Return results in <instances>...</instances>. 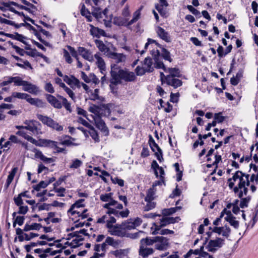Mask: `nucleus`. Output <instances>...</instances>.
Segmentation results:
<instances>
[{
    "mask_svg": "<svg viewBox=\"0 0 258 258\" xmlns=\"http://www.w3.org/2000/svg\"><path fill=\"white\" fill-rule=\"evenodd\" d=\"M110 75V83L115 85L121 84L123 82H134L137 79L134 72L126 69H121L115 63L111 65Z\"/></svg>",
    "mask_w": 258,
    "mask_h": 258,
    "instance_id": "1",
    "label": "nucleus"
},
{
    "mask_svg": "<svg viewBox=\"0 0 258 258\" xmlns=\"http://www.w3.org/2000/svg\"><path fill=\"white\" fill-rule=\"evenodd\" d=\"M151 54L152 55L155 61V68L157 69H162L166 71V68L164 64L162 57L164 59L170 62L172 61V59L170 57V52L164 48H162V54L158 49H153L151 51Z\"/></svg>",
    "mask_w": 258,
    "mask_h": 258,
    "instance_id": "2",
    "label": "nucleus"
},
{
    "mask_svg": "<svg viewBox=\"0 0 258 258\" xmlns=\"http://www.w3.org/2000/svg\"><path fill=\"white\" fill-rule=\"evenodd\" d=\"M46 97L47 101L54 108L61 109L62 106H63L67 111L70 112L72 111L71 103H69L68 100L63 96L59 95H57V97L62 101V103H61L60 100L52 95L47 94Z\"/></svg>",
    "mask_w": 258,
    "mask_h": 258,
    "instance_id": "3",
    "label": "nucleus"
},
{
    "mask_svg": "<svg viewBox=\"0 0 258 258\" xmlns=\"http://www.w3.org/2000/svg\"><path fill=\"white\" fill-rule=\"evenodd\" d=\"M37 117L43 124L53 130L57 132H61L63 130V126L60 125L57 121L49 116L37 114Z\"/></svg>",
    "mask_w": 258,
    "mask_h": 258,
    "instance_id": "4",
    "label": "nucleus"
},
{
    "mask_svg": "<svg viewBox=\"0 0 258 258\" xmlns=\"http://www.w3.org/2000/svg\"><path fill=\"white\" fill-rule=\"evenodd\" d=\"M249 174L238 170L234 173L232 178H230L228 179V181L233 180L234 182H235L237 180H238L237 185H239L240 187L243 186L244 183L250 184V179H249Z\"/></svg>",
    "mask_w": 258,
    "mask_h": 258,
    "instance_id": "5",
    "label": "nucleus"
},
{
    "mask_svg": "<svg viewBox=\"0 0 258 258\" xmlns=\"http://www.w3.org/2000/svg\"><path fill=\"white\" fill-rule=\"evenodd\" d=\"M25 129L30 131L35 136L42 134L41 123L35 120H26L24 122Z\"/></svg>",
    "mask_w": 258,
    "mask_h": 258,
    "instance_id": "6",
    "label": "nucleus"
},
{
    "mask_svg": "<svg viewBox=\"0 0 258 258\" xmlns=\"http://www.w3.org/2000/svg\"><path fill=\"white\" fill-rule=\"evenodd\" d=\"M116 222V219L114 217L109 216L106 226L109 229L108 231L112 235L120 236V231L118 229L119 225L113 226V224Z\"/></svg>",
    "mask_w": 258,
    "mask_h": 258,
    "instance_id": "7",
    "label": "nucleus"
},
{
    "mask_svg": "<svg viewBox=\"0 0 258 258\" xmlns=\"http://www.w3.org/2000/svg\"><path fill=\"white\" fill-rule=\"evenodd\" d=\"M250 168L254 171V173L251 174L249 179L250 183H252L249 185L250 189L252 192H254L256 190L255 185L258 184V167L255 165L251 163L250 164Z\"/></svg>",
    "mask_w": 258,
    "mask_h": 258,
    "instance_id": "8",
    "label": "nucleus"
},
{
    "mask_svg": "<svg viewBox=\"0 0 258 258\" xmlns=\"http://www.w3.org/2000/svg\"><path fill=\"white\" fill-rule=\"evenodd\" d=\"M224 239L218 237L215 240H210L208 243L206 248L210 252H214L216 251V248L222 247L224 244Z\"/></svg>",
    "mask_w": 258,
    "mask_h": 258,
    "instance_id": "9",
    "label": "nucleus"
},
{
    "mask_svg": "<svg viewBox=\"0 0 258 258\" xmlns=\"http://www.w3.org/2000/svg\"><path fill=\"white\" fill-rule=\"evenodd\" d=\"M155 246L156 249L159 250L167 249L169 246L168 239L163 236H156Z\"/></svg>",
    "mask_w": 258,
    "mask_h": 258,
    "instance_id": "10",
    "label": "nucleus"
},
{
    "mask_svg": "<svg viewBox=\"0 0 258 258\" xmlns=\"http://www.w3.org/2000/svg\"><path fill=\"white\" fill-rule=\"evenodd\" d=\"M210 230H212V232L216 233L219 235H221L222 236L228 238L231 233V229L227 225L222 227H214L213 228L211 227H209Z\"/></svg>",
    "mask_w": 258,
    "mask_h": 258,
    "instance_id": "11",
    "label": "nucleus"
},
{
    "mask_svg": "<svg viewBox=\"0 0 258 258\" xmlns=\"http://www.w3.org/2000/svg\"><path fill=\"white\" fill-rule=\"evenodd\" d=\"M90 111L95 113V115L93 116V119L94 120L96 126L100 130L103 132H105L107 131V127L104 121L102 119L101 116L95 113L92 109Z\"/></svg>",
    "mask_w": 258,
    "mask_h": 258,
    "instance_id": "12",
    "label": "nucleus"
},
{
    "mask_svg": "<svg viewBox=\"0 0 258 258\" xmlns=\"http://www.w3.org/2000/svg\"><path fill=\"white\" fill-rule=\"evenodd\" d=\"M165 83L167 85L171 86L175 89L181 86L182 85L181 80L171 76L165 77Z\"/></svg>",
    "mask_w": 258,
    "mask_h": 258,
    "instance_id": "13",
    "label": "nucleus"
},
{
    "mask_svg": "<svg viewBox=\"0 0 258 258\" xmlns=\"http://www.w3.org/2000/svg\"><path fill=\"white\" fill-rule=\"evenodd\" d=\"M250 184L247 183H244L243 186L239 187V185H237L234 187L233 191L235 194H237V196L239 198H241L243 196H246L248 192L247 186H249Z\"/></svg>",
    "mask_w": 258,
    "mask_h": 258,
    "instance_id": "14",
    "label": "nucleus"
},
{
    "mask_svg": "<svg viewBox=\"0 0 258 258\" xmlns=\"http://www.w3.org/2000/svg\"><path fill=\"white\" fill-rule=\"evenodd\" d=\"M63 81L72 88L76 87L80 88L81 87L79 80L74 76H71V77H69L67 75H64L63 77Z\"/></svg>",
    "mask_w": 258,
    "mask_h": 258,
    "instance_id": "15",
    "label": "nucleus"
},
{
    "mask_svg": "<svg viewBox=\"0 0 258 258\" xmlns=\"http://www.w3.org/2000/svg\"><path fill=\"white\" fill-rule=\"evenodd\" d=\"M78 51L79 54L81 55L85 59L89 61L93 60V56L90 51L85 47H79L78 48Z\"/></svg>",
    "mask_w": 258,
    "mask_h": 258,
    "instance_id": "16",
    "label": "nucleus"
},
{
    "mask_svg": "<svg viewBox=\"0 0 258 258\" xmlns=\"http://www.w3.org/2000/svg\"><path fill=\"white\" fill-rule=\"evenodd\" d=\"M108 57L113 59L114 60V62L116 63L123 62L126 59V56L123 54L113 52L108 53Z\"/></svg>",
    "mask_w": 258,
    "mask_h": 258,
    "instance_id": "17",
    "label": "nucleus"
},
{
    "mask_svg": "<svg viewBox=\"0 0 258 258\" xmlns=\"http://www.w3.org/2000/svg\"><path fill=\"white\" fill-rule=\"evenodd\" d=\"M154 252L152 248L147 247L143 244H140L139 253L143 258H147V257L152 254Z\"/></svg>",
    "mask_w": 258,
    "mask_h": 258,
    "instance_id": "18",
    "label": "nucleus"
},
{
    "mask_svg": "<svg viewBox=\"0 0 258 258\" xmlns=\"http://www.w3.org/2000/svg\"><path fill=\"white\" fill-rule=\"evenodd\" d=\"M89 26L91 28L90 33L93 37L99 38L101 36H105V32L103 30L100 29L98 27H96L92 24H89Z\"/></svg>",
    "mask_w": 258,
    "mask_h": 258,
    "instance_id": "19",
    "label": "nucleus"
},
{
    "mask_svg": "<svg viewBox=\"0 0 258 258\" xmlns=\"http://www.w3.org/2000/svg\"><path fill=\"white\" fill-rule=\"evenodd\" d=\"M224 219L234 228L237 229L239 227V222L235 220V217L232 215L230 211L226 212V216Z\"/></svg>",
    "mask_w": 258,
    "mask_h": 258,
    "instance_id": "20",
    "label": "nucleus"
},
{
    "mask_svg": "<svg viewBox=\"0 0 258 258\" xmlns=\"http://www.w3.org/2000/svg\"><path fill=\"white\" fill-rule=\"evenodd\" d=\"M95 43L99 50L102 52H103L107 56H108V53L111 52L109 48L105 45L102 41L99 39H96L95 40Z\"/></svg>",
    "mask_w": 258,
    "mask_h": 258,
    "instance_id": "21",
    "label": "nucleus"
},
{
    "mask_svg": "<svg viewBox=\"0 0 258 258\" xmlns=\"http://www.w3.org/2000/svg\"><path fill=\"white\" fill-rule=\"evenodd\" d=\"M156 33L158 36L162 40L167 42L170 41V37L167 32L163 28L158 26L156 29Z\"/></svg>",
    "mask_w": 258,
    "mask_h": 258,
    "instance_id": "22",
    "label": "nucleus"
},
{
    "mask_svg": "<svg viewBox=\"0 0 258 258\" xmlns=\"http://www.w3.org/2000/svg\"><path fill=\"white\" fill-rule=\"evenodd\" d=\"M150 146L152 151L155 152V155L157 159L160 162H161L162 160H163L162 150L156 142H154L153 144L151 145Z\"/></svg>",
    "mask_w": 258,
    "mask_h": 258,
    "instance_id": "23",
    "label": "nucleus"
},
{
    "mask_svg": "<svg viewBox=\"0 0 258 258\" xmlns=\"http://www.w3.org/2000/svg\"><path fill=\"white\" fill-rule=\"evenodd\" d=\"M23 90L31 94H36L39 91V88L36 85L27 81V83L23 85Z\"/></svg>",
    "mask_w": 258,
    "mask_h": 258,
    "instance_id": "24",
    "label": "nucleus"
},
{
    "mask_svg": "<svg viewBox=\"0 0 258 258\" xmlns=\"http://www.w3.org/2000/svg\"><path fill=\"white\" fill-rule=\"evenodd\" d=\"M143 66L146 71H147V73L153 72L155 67V66H153L152 59L150 57H147L145 58L143 63Z\"/></svg>",
    "mask_w": 258,
    "mask_h": 258,
    "instance_id": "25",
    "label": "nucleus"
},
{
    "mask_svg": "<svg viewBox=\"0 0 258 258\" xmlns=\"http://www.w3.org/2000/svg\"><path fill=\"white\" fill-rule=\"evenodd\" d=\"M135 229L134 227V225L132 222V219H128L123 222H122L120 225H119L118 229L123 230L125 231L131 230L132 229Z\"/></svg>",
    "mask_w": 258,
    "mask_h": 258,
    "instance_id": "26",
    "label": "nucleus"
},
{
    "mask_svg": "<svg viewBox=\"0 0 258 258\" xmlns=\"http://www.w3.org/2000/svg\"><path fill=\"white\" fill-rule=\"evenodd\" d=\"M94 57L96 59V64L98 68L100 70L101 73H103V71L105 70V63L103 59L100 56L99 53H96Z\"/></svg>",
    "mask_w": 258,
    "mask_h": 258,
    "instance_id": "27",
    "label": "nucleus"
},
{
    "mask_svg": "<svg viewBox=\"0 0 258 258\" xmlns=\"http://www.w3.org/2000/svg\"><path fill=\"white\" fill-rule=\"evenodd\" d=\"M26 100L28 102L33 105H35L38 107H44V102L38 98H32L29 94Z\"/></svg>",
    "mask_w": 258,
    "mask_h": 258,
    "instance_id": "28",
    "label": "nucleus"
},
{
    "mask_svg": "<svg viewBox=\"0 0 258 258\" xmlns=\"http://www.w3.org/2000/svg\"><path fill=\"white\" fill-rule=\"evenodd\" d=\"M103 208L108 209L112 208H115L119 210L122 209L123 208L122 205L118 203L117 201L112 199L110 200V202L108 203L105 204L103 206Z\"/></svg>",
    "mask_w": 258,
    "mask_h": 258,
    "instance_id": "29",
    "label": "nucleus"
},
{
    "mask_svg": "<svg viewBox=\"0 0 258 258\" xmlns=\"http://www.w3.org/2000/svg\"><path fill=\"white\" fill-rule=\"evenodd\" d=\"M5 36L13 39L22 42L23 44H26V41L25 40V39H26L27 38L22 34H20L17 32L14 33V34H5Z\"/></svg>",
    "mask_w": 258,
    "mask_h": 258,
    "instance_id": "30",
    "label": "nucleus"
},
{
    "mask_svg": "<svg viewBox=\"0 0 258 258\" xmlns=\"http://www.w3.org/2000/svg\"><path fill=\"white\" fill-rule=\"evenodd\" d=\"M160 220L162 222V225L165 226L170 224H173L178 222L180 219L179 217H165L162 218Z\"/></svg>",
    "mask_w": 258,
    "mask_h": 258,
    "instance_id": "31",
    "label": "nucleus"
},
{
    "mask_svg": "<svg viewBox=\"0 0 258 258\" xmlns=\"http://www.w3.org/2000/svg\"><path fill=\"white\" fill-rule=\"evenodd\" d=\"M160 4H157L155 5V8L160 14L162 15L165 14L163 8H166L168 6V4L166 0H159Z\"/></svg>",
    "mask_w": 258,
    "mask_h": 258,
    "instance_id": "32",
    "label": "nucleus"
},
{
    "mask_svg": "<svg viewBox=\"0 0 258 258\" xmlns=\"http://www.w3.org/2000/svg\"><path fill=\"white\" fill-rule=\"evenodd\" d=\"M144 8L143 6H141L133 14V19L128 22V25H132L136 22L140 18L141 12Z\"/></svg>",
    "mask_w": 258,
    "mask_h": 258,
    "instance_id": "33",
    "label": "nucleus"
},
{
    "mask_svg": "<svg viewBox=\"0 0 258 258\" xmlns=\"http://www.w3.org/2000/svg\"><path fill=\"white\" fill-rule=\"evenodd\" d=\"M42 227V225L39 223H33L31 225L26 224L25 225L23 230L24 231H28L33 230H39Z\"/></svg>",
    "mask_w": 258,
    "mask_h": 258,
    "instance_id": "34",
    "label": "nucleus"
},
{
    "mask_svg": "<svg viewBox=\"0 0 258 258\" xmlns=\"http://www.w3.org/2000/svg\"><path fill=\"white\" fill-rule=\"evenodd\" d=\"M168 72L169 73V75H167L166 76H171L172 77L175 78H179L181 76V74H180V70L176 68H168Z\"/></svg>",
    "mask_w": 258,
    "mask_h": 258,
    "instance_id": "35",
    "label": "nucleus"
},
{
    "mask_svg": "<svg viewBox=\"0 0 258 258\" xmlns=\"http://www.w3.org/2000/svg\"><path fill=\"white\" fill-rule=\"evenodd\" d=\"M156 241V237L153 238L146 237V238H142L140 240V244H143L145 246H150L153 245Z\"/></svg>",
    "mask_w": 258,
    "mask_h": 258,
    "instance_id": "36",
    "label": "nucleus"
},
{
    "mask_svg": "<svg viewBox=\"0 0 258 258\" xmlns=\"http://www.w3.org/2000/svg\"><path fill=\"white\" fill-rule=\"evenodd\" d=\"M75 139L72 138L71 137L69 136H66L65 139L64 140H61L60 142V144L61 145H65L67 146H77V144L73 143L72 141H75Z\"/></svg>",
    "mask_w": 258,
    "mask_h": 258,
    "instance_id": "37",
    "label": "nucleus"
},
{
    "mask_svg": "<svg viewBox=\"0 0 258 258\" xmlns=\"http://www.w3.org/2000/svg\"><path fill=\"white\" fill-rule=\"evenodd\" d=\"M10 79H11L12 83L14 82V85L16 86H23L27 83L26 81L23 80L20 77H10Z\"/></svg>",
    "mask_w": 258,
    "mask_h": 258,
    "instance_id": "38",
    "label": "nucleus"
},
{
    "mask_svg": "<svg viewBox=\"0 0 258 258\" xmlns=\"http://www.w3.org/2000/svg\"><path fill=\"white\" fill-rule=\"evenodd\" d=\"M36 156L39 158L42 161L46 163H50L54 162V160L52 158H47L45 156L41 151H37L36 152Z\"/></svg>",
    "mask_w": 258,
    "mask_h": 258,
    "instance_id": "39",
    "label": "nucleus"
},
{
    "mask_svg": "<svg viewBox=\"0 0 258 258\" xmlns=\"http://www.w3.org/2000/svg\"><path fill=\"white\" fill-rule=\"evenodd\" d=\"M127 20L123 18H116L114 20V24L116 25L121 26L128 27L131 25H128Z\"/></svg>",
    "mask_w": 258,
    "mask_h": 258,
    "instance_id": "40",
    "label": "nucleus"
},
{
    "mask_svg": "<svg viewBox=\"0 0 258 258\" xmlns=\"http://www.w3.org/2000/svg\"><path fill=\"white\" fill-rule=\"evenodd\" d=\"M89 131L88 132V135H90L95 142H99L100 139L97 131L92 126H91V127H89Z\"/></svg>",
    "mask_w": 258,
    "mask_h": 258,
    "instance_id": "41",
    "label": "nucleus"
},
{
    "mask_svg": "<svg viewBox=\"0 0 258 258\" xmlns=\"http://www.w3.org/2000/svg\"><path fill=\"white\" fill-rule=\"evenodd\" d=\"M181 209V206H176L169 209H164L162 210V214L165 216L170 215L176 212L177 210Z\"/></svg>",
    "mask_w": 258,
    "mask_h": 258,
    "instance_id": "42",
    "label": "nucleus"
},
{
    "mask_svg": "<svg viewBox=\"0 0 258 258\" xmlns=\"http://www.w3.org/2000/svg\"><path fill=\"white\" fill-rule=\"evenodd\" d=\"M92 15L95 17L98 20H100L102 19H104V17L101 9L99 8H96L92 12Z\"/></svg>",
    "mask_w": 258,
    "mask_h": 258,
    "instance_id": "43",
    "label": "nucleus"
},
{
    "mask_svg": "<svg viewBox=\"0 0 258 258\" xmlns=\"http://www.w3.org/2000/svg\"><path fill=\"white\" fill-rule=\"evenodd\" d=\"M240 199H241V201L239 204V207L242 209H243L248 207V203L251 200V196H248L246 198H243L242 197Z\"/></svg>",
    "mask_w": 258,
    "mask_h": 258,
    "instance_id": "44",
    "label": "nucleus"
},
{
    "mask_svg": "<svg viewBox=\"0 0 258 258\" xmlns=\"http://www.w3.org/2000/svg\"><path fill=\"white\" fill-rule=\"evenodd\" d=\"M48 186V183L46 181H41L38 184L33 186V190L32 192L33 193L34 190L39 191L41 188H44Z\"/></svg>",
    "mask_w": 258,
    "mask_h": 258,
    "instance_id": "45",
    "label": "nucleus"
},
{
    "mask_svg": "<svg viewBox=\"0 0 258 258\" xmlns=\"http://www.w3.org/2000/svg\"><path fill=\"white\" fill-rule=\"evenodd\" d=\"M4 5L6 7H9L10 6V5H13V6H16V7L19 8L20 9L25 10L29 12H30V8H27L26 6H24L23 5H20L18 4L17 3L14 2H9V3H4Z\"/></svg>",
    "mask_w": 258,
    "mask_h": 258,
    "instance_id": "46",
    "label": "nucleus"
},
{
    "mask_svg": "<svg viewBox=\"0 0 258 258\" xmlns=\"http://www.w3.org/2000/svg\"><path fill=\"white\" fill-rule=\"evenodd\" d=\"M42 142L43 144H44L46 146L50 147L52 148H54V149H55L57 146V142L54 141L43 139L42 141Z\"/></svg>",
    "mask_w": 258,
    "mask_h": 258,
    "instance_id": "47",
    "label": "nucleus"
},
{
    "mask_svg": "<svg viewBox=\"0 0 258 258\" xmlns=\"http://www.w3.org/2000/svg\"><path fill=\"white\" fill-rule=\"evenodd\" d=\"M154 195L155 192L154 189L152 188H149L147 192V195L145 198V201L146 202L153 201L154 199Z\"/></svg>",
    "mask_w": 258,
    "mask_h": 258,
    "instance_id": "48",
    "label": "nucleus"
},
{
    "mask_svg": "<svg viewBox=\"0 0 258 258\" xmlns=\"http://www.w3.org/2000/svg\"><path fill=\"white\" fill-rule=\"evenodd\" d=\"M162 227H164L163 225H162V223L161 221L160 220V224H157L155 223H154L153 224V226L152 227V229H154V230L152 232V234L154 235H156L157 234H159V232H160V230H161V228Z\"/></svg>",
    "mask_w": 258,
    "mask_h": 258,
    "instance_id": "49",
    "label": "nucleus"
},
{
    "mask_svg": "<svg viewBox=\"0 0 258 258\" xmlns=\"http://www.w3.org/2000/svg\"><path fill=\"white\" fill-rule=\"evenodd\" d=\"M17 171V168L15 167L13 168L11 172L10 173L7 179V184L8 186H9L12 182Z\"/></svg>",
    "mask_w": 258,
    "mask_h": 258,
    "instance_id": "50",
    "label": "nucleus"
},
{
    "mask_svg": "<svg viewBox=\"0 0 258 258\" xmlns=\"http://www.w3.org/2000/svg\"><path fill=\"white\" fill-rule=\"evenodd\" d=\"M9 43L16 50V52L19 55L23 56L26 53V51H25L23 49L21 48L19 46L14 45L12 42L9 41Z\"/></svg>",
    "mask_w": 258,
    "mask_h": 258,
    "instance_id": "51",
    "label": "nucleus"
},
{
    "mask_svg": "<svg viewBox=\"0 0 258 258\" xmlns=\"http://www.w3.org/2000/svg\"><path fill=\"white\" fill-rule=\"evenodd\" d=\"M84 201V199H80L76 201L74 204H73L71 208L70 211H72L75 209H79L81 207H83L84 205L82 204V203Z\"/></svg>",
    "mask_w": 258,
    "mask_h": 258,
    "instance_id": "52",
    "label": "nucleus"
},
{
    "mask_svg": "<svg viewBox=\"0 0 258 258\" xmlns=\"http://www.w3.org/2000/svg\"><path fill=\"white\" fill-rule=\"evenodd\" d=\"M12 96L14 98L26 100L27 98L28 97V94L20 92H13L12 93Z\"/></svg>",
    "mask_w": 258,
    "mask_h": 258,
    "instance_id": "53",
    "label": "nucleus"
},
{
    "mask_svg": "<svg viewBox=\"0 0 258 258\" xmlns=\"http://www.w3.org/2000/svg\"><path fill=\"white\" fill-rule=\"evenodd\" d=\"M82 165V162L78 159H76L72 161V164L70 165V168L73 169H77Z\"/></svg>",
    "mask_w": 258,
    "mask_h": 258,
    "instance_id": "54",
    "label": "nucleus"
},
{
    "mask_svg": "<svg viewBox=\"0 0 258 258\" xmlns=\"http://www.w3.org/2000/svg\"><path fill=\"white\" fill-rule=\"evenodd\" d=\"M187 9L198 18L201 17V13L191 5H187Z\"/></svg>",
    "mask_w": 258,
    "mask_h": 258,
    "instance_id": "55",
    "label": "nucleus"
},
{
    "mask_svg": "<svg viewBox=\"0 0 258 258\" xmlns=\"http://www.w3.org/2000/svg\"><path fill=\"white\" fill-rule=\"evenodd\" d=\"M156 206V203L153 201L147 202L146 205L144 207V210L145 211H149L154 209Z\"/></svg>",
    "mask_w": 258,
    "mask_h": 258,
    "instance_id": "56",
    "label": "nucleus"
},
{
    "mask_svg": "<svg viewBox=\"0 0 258 258\" xmlns=\"http://www.w3.org/2000/svg\"><path fill=\"white\" fill-rule=\"evenodd\" d=\"M142 234H144V232L142 231H139L138 232L134 233H127L126 235L127 237H130L132 239H136L141 236Z\"/></svg>",
    "mask_w": 258,
    "mask_h": 258,
    "instance_id": "57",
    "label": "nucleus"
},
{
    "mask_svg": "<svg viewBox=\"0 0 258 258\" xmlns=\"http://www.w3.org/2000/svg\"><path fill=\"white\" fill-rule=\"evenodd\" d=\"M118 209L115 208H112L107 209L106 213L108 214V216H111V215H113L116 217H118L119 215V211L117 210Z\"/></svg>",
    "mask_w": 258,
    "mask_h": 258,
    "instance_id": "58",
    "label": "nucleus"
},
{
    "mask_svg": "<svg viewBox=\"0 0 258 258\" xmlns=\"http://www.w3.org/2000/svg\"><path fill=\"white\" fill-rule=\"evenodd\" d=\"M34 33L35 35L37 37L38 39L41 43H42L45 46L49 47H51V45L48 42H47V41H45L44 40H43V39H42L40 34L39 33H38L36 30V31H34Z\"/></svg>",
    "mask_w": 258,
    "mask_h": 258,
    "instance_id": "59",
    "label": "nucleus"
},
{
    "mask_svg": "<svg viewBox=\"0 0 258 258\" xmlns=\"http://www.w3.org/2000/svg\"><path fill=\"white\" fill-rule=\"evenodd\" d=\"M135 72L136 75L137 76H143L146 73H147V71H146L145 68L143 67H140L139 66H137L135 69Z\"/></svg>",
    "mask_w": 258,
    "mask_h": 258,
    "instance_id": "60",
    "label": "nucleus"
},
{
    "mask_svg": "<svg viewBox=\"0 0 258 258\" xmlns=\"http://www.w3.org/2000/svg\"><path fill=\"white\" fill-rule=\"evenodd\" d=\"M67 48L68 50L70 51V53L71 54L72 56L75 58L76 60L78 59V50H76L75 49L72 47L71 46L68 45Z\"/></svg>",
    "mask_w": 258,
    "mask_h": 258,
    "instance_id": "61",
    "label": "nucleus"
},
{
    "mask_svg": "<svg viewBox=\"0 0 258 258\" xmlns=\"http://www.w3.org/2000/svg\"><path fill=\"white\" fill-rule=\"evenodd\" d=\"M63 57L67 62L71 63L73 62V59L70 56L69 52L65 49H63Z\"/></svg>",
    "mask_w": 258,
    "mask_h": 258,
    "instance_id": "62",
    "label": "nucleus"
},
{
    "mask_svg": "<svg viewBox=\"0 0 258 258\" xmlns=\"http://www.w3.org/2000/svg\"><path fill=\"white\" fill-rule=\"evenodd\" d=\"M112 193L105 194L101 195L100 196V200L103 202H109L111 198Z\"/></svg>",
    "mask_w": 258,
    "mask_h": 258,
    "instance_id": "63",
    "label": "nucleus"
},
{
    "mask_svg": "<svg viewBox=\"0 0 258 258\" xmlns=\"http://www.w3.org/2000/svg\"><path fill=\"white\" fill-rule=\"evenodd\" d=\"M221 114V113H220V112L218 113H215L214 114V118L215 120H216V121L218 123H221L225 119V117L223 116H222Z\"/></svg>",
    "mask_w": 258,
    "mask_h": 258,
    "instance_id": "64",
    "label": "nucleus"
}]
</instances>
